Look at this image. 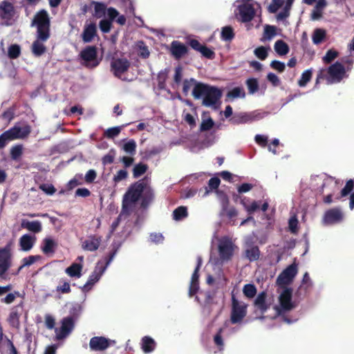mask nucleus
Instances as JSON below:
<instances>
[{"mask_svg": "<svg viewBox=\"0 0 354 354\" xmlns=\"http://www.w3.org/2000/svg\"><path fill=\"white\" fill-rule=\"evenodd\" d=\"M153 197V191L150 185V179L145 177L132 185L125 193L122 200V207L132 212L136 203L142 198V204L145 205Z\"/></svg>", "mask_w": 354, "mask_h": 354, "instance_id": "obj_1", "label": "nucleus"}, {"mask_svg": "<svg viewBox=\"0 0 354 354\" xmlns=\"http://www.w3.org/2000/svg\"><path fill=\"white\" fill-rule=\"evenodd\" d=\"M214 240L217 242V253L218 256L214 260L213 252L210 256V262L214 263V266L222 265L228 263L233 257L237 246L233 241L232 239L228 236H223L218 238L216 232L214 234L212 242L214 243Z\"/></svg>", "mask_w": 354, "mask_h": 354, "instance_id": "obj_2", "label": "nucleus"}, {"mask_svg": "<svg viewBox=\"0 0 354 354\" xmlns=\"http://www.w3.org/2000/svg\"><path fill=\"white\" fill-rule=\"evenodd\" d=\"M136 46L138 48V54L142 58H147L149 55V50L148 47L142 41H139L137 42Z\"/></svg>", "mask_w": 354, "mask_h": 354, "instance_id": "obj_49", "label": "nucleus"}, {"mask_svg": "<svg viewBox=\"0 0 354 354\" xmlns=\"http://www.w3.org/2000/svg\"><path fill=\"white\" fill-rule=\"evenodd\" d=\"M188 216L187 209L185 206H180L173 212V218L175 221H181Z\"/></svg>", "mask_w": 354, "mask_h": 354, "instance_id": "obj_38", "label": "nucleus"}, {"mask_svg": "<svg viewBox=\"0 0 354 354\" xmlns=\"http://www.w3.org/2000/svg\"><path fill=\"white\" fill-rule=\"evenodd\" d=\"M80 56L87 67L93 68L98 65V62L96 61L97 49L95 46H86L82 50Z\"/></svg>", "mask_w": 354, "mask_h": 354, "instance_id": "obj_15", "label": "nucleus"}, {"mask_svg": "<svg viewBox=\"0 0 354 354\" xmlns=\"http://www.w3.org/2000/svg\"><path fill=\"white\" fill-rule=\"evenodd\" d=\"M220 183L221 180L218 178H211L208 181V187H205L206 191L204 196H207L209 194V192L216 189L218 187Z\"/></svg>", "mask_w": 354, "mask_h": 354, "instance_id": "obj_44", "label": "nucleus"}, {"mask_svg": "<svg viewBox=\"0 0 354 354\" xmlns=\"http://www.w3.org/2000/svg\"><path fill=\"white\" fill-rule=\"evenodd\" d=\"M245 95L243 89L241 87H235L232 88L230 91H229L227 94V97L228 98H237V97H244Z\"/></svg>", "mask_w": 354, "mask_h": 354, "instance_id": "obj_51", "label": "nucleus"}, {"mask_svg": "<svg viewBox=\"0 0 354 354\" xmlns=\"http://www.w3.org/2000/svg\"><path fill=\"white\" fill-rule=\"evenodd\" d=\"M312 186L315 187L313 182L318 183H321L322 189H323L324 187L326 185H329L331 184H335L336 182L334 180V178L332 177L327 178L326 179H324L322 176H316L311 178Z\"/></svg>", "mask_w": 354, "mask_h": 354, "instance_id": "obj_37", "label": "nucleus"}, {"mask_svg": "<svg viewBox=\"0 0 354 354\" xmlns=\"http://www.w3.org/2000/svg\"><path fill=\"white\" fill-rule=\"evenodd\" d=\"M31 26L37 28V35L39 39L48 40L50 37V26L48 12L44 9L37 12L32 20Z\"/></svg>", "mask_w": 354, "mask_h": 354, "instance_id": "obj_5", "label": "nucleus"}, {"mask_svg": "<svg viewBox=\"0 0 354 354\" xmlns=\"http://www.w3.org/2000/svg\"><path fill=\"white\" fill-rule=\"evenodd\" d=\"M16 10L12 2L3 0L0 2V25L12 26L15 21Z\"/></svg>", "mask_w": 354, "mask_h": 354, "instance_id": "obj_8", "label": "nucleus"}, {"mask_svg": "<svg viewBox=\"0 0 354 354\" xmlns=\"http://www.w3.org/2000/svg\"><path fill=\"white\" fill-rule=\"evenodd\" d=\"M198 83L199 82H196L194 78L185 79L183 83V92L185 95H187L189 93L191 88H194L195 85Z\"/></svg>", "mask_w": 354, "mask_h": 354, "instance_id": "obj_50", "label": "nucleus"}, {"mask_svg": "<svg viewBox=\"0 0 354 354\" xmlns=\"http://www.w3.org/2000/svg\"><path fill=\"white\" fill-rule=\"evenodd\" d=\"M354 187V182L353 180L347 181L346 185L341 191V197H344L349 194L353 190Z\"/></svg>", "mask_w": 354, "mask_h": 354, "instance_id": "obj_63", "label": "nucleus"}, {"mask_svg": "<svg viewBox=\"0 0 354 354\" xmlns=\"http://www.w3.org/2000/svg\"><path fill=\"white\" fill-rule=\"evenodd\" d=\"M326 34V31L324 29H315L312 36L313 42L315 44H320L325 38Z\"/></svg>", "mask_w": 354, "mask_h": 354, "instance_id": "obj_39", "label": "nucleus"}, {"mask_svg": "<svg viewBox=\"0 0 354 354\" xmlns=\"http://www.w3.org/2000/svg\"><path fill=\"white\" fill-rule=\"evenodd\" d=\"M297 273V267H286V268L278 276L277 283L279 286H285L290 284Z\"/></svg>", "mask_w": 354, "mask_h": 354, "instance_id": "obj_17", "label": "nucleus"}, {"mask_svg": "<svg viewBox=\"0 0 354 354\" xmlns=\"http://www.w3.org/2000/svg\"><path fill=\"white\" fill-rule=\"evenodd\" d=\"M35 241L36 237L35 236L29 234L22 235L19 240L20 250L25 252L30 251L32 248Z\"/></svg>", "mask_w": 354, "mask_h": 354, "instance_id": "obj_25", "label": "nucleus"}, {"mask_svg": "<svg viewBox=\"0 0 354 354\" xmlns=\"http://www.w3.org/2000/svg\"><path fill=\"white\" fill-rule=\"evenodd\" d=\"M234 37L233 28L231 26H225L221 30V39L223 41H231Z\"/></svg>", "mask_w": 354, "mask_h": 354, "instance_id": "obj_42", "label": "nucleus"}, {"mask_svg": "<svg viewBox=\"0 0 354 354\" xmlns=\"http://www.w3.org/2000/svg\"><path fill=\"white\" fill-rule=\"evenodd\" d=\"M312 77V70H306L301 75L300 79L298 81V84L301 87L305 86L307 83L310 80Z\"/></svg>", "mask_w": 354, "mask_h": 354, "instance_id": "obj_47", "label": "nucleus"}, {"mask_svg": "<svg viewBox=\"0 0 354 354\" xmlns=\"http://www.w3.org/2000/svg\"><path fill=\"white\" fill-rule=\"evenodd\" d=\"M101 241L100 236H90L82 242V248L90 252L95 251L98 249Z\"/></svg>", "mask_w": 354, "mask_h": 354, "instance_id": "obj_24", "label": "nucleus"}, {"mask_svg": "<svg viewBox=\"0 0 354 354\" xmlns=\"http://www.w3.org/2000/svg\"><path fill=\"white\" fill-rule=\"evenodd\" d=\"M243 292L248 298H253L257 294V288L254 284L248 283L243 288Z\"/></svg>", "mask_w": 354, "mask_h": 354, "instance_id": "obj_43", "label": "nucleus"}, {"mask_svg": "<svg viewBox=\"0 0 354 354\" xmlns=\"http://www.w3.org/2000/svg\"><path fill=\"white\" fill-rule=\"evenodd\" d=\"M283 0H272L268 10L270 13H275L283 5Z\"/></svg>", "mask_w": 354, "mask_h": 354, "instance_id": "obj_60", "label": "nucleus"}, {"mask_svg": "<svg viewBox=\"0 0 354 354\" xmlns=\"http://www.w3.org/2000/svg\"><path fill=\"white\" fill-rule=\"evenodd\" d=\"M199 268L200 267H196L192 275L189 287V296L190 297L195 295L199 290Z\"/></svg>", "mask_w": 354, "mask_h": 354, "instance_id": "obj_27", "label": "nucleus"}, {"mask_svg": "<svg viewBox=\"0 0 354 354\" xmlns=\"http://www.w3.org/2000/svg\"><path fill=\"white\" fill-rule=\"evenodd\" d=\"M124 207H122V210L120 212V214H119L118 217L117 218V219L113 221L111 224V229H112V231H115L117 228V227L118 226L119 223L122 221H124L127 218V217L129 216V215L130 214L131 212H129V210L126 209V211H124Z\"/></svg>", "mask_w": 354, "mask_h": 354, "instance_id": "obj_41", "label": "nucleus"}, {"mask_svg": "<svg viewBox=\"0 0 354 354\" xmlns=\"http://www.w3.org/2000/svg\"><path fill=\"white\" fill-rule=\"evenodd\" d=\"M232 312L230 316L231 323L233 324L240 323L247 315V305L240 304L239 302L232 297Z\"/></svg>", "mask_w": 354, "mask_h": 354, "instance_id": "obj_11", "label": "nucleus"}, {"mask_svg": "<svg viewBox=\"0 0 354 354\" xmlns=\"http://www.w3.org/2000/svg\"><path fill=\"white\" fill-rule=\"evenodd\" d=\"M214 122L211 118L203 119L200 127L201 131H208L213 127Z\"/></svg>", "mask_w": 354, "mask_h": 354, "instance_id": "obj_62", "label": "nucleus"}, {"mask_svg": "<svg viewBox=\"0 0 354 354\" xmlns=\"http://www.w3.org/2000/svg\"><path fill=\"white\" fill-rule=\"evenodd\" d=\"M97 26L93 22L86 24L82 34V38L84 43H89L92 41L93 38L96 36Z\"/></svg>", "mask_w": 354, "mask_h": 354, "instance_id": "obj_21", "label": "nucleus"}, {"mask_svg": "<svg viewBox=\"0 0 354 354\" xmlns=\"http://www.w3.org/2000/svg\"><path fill=\"white\" fill-rule=\"evenodd\" d=\"M337 55L338 53L336 50L333 49L328 50L322 58L323 62L326 64L330 63L337 57Z\"/></svg>", "mask_w": 354, "mask_h": 354, "instance_id": "obj_59", "label": "nucleus"}, {"mask_svg": "<svg viewBox=\"0 0 354 354\" xmlns=\"http://www.w3.org/2000/svg\"><path fill=\"white\" fill-rule=\"evenodd\" d=\"M94 13L93 15L97 18H102L105 15L106 6L103 3L93 1Z\"/></svg>", "mask_w": 354, "mask_h": 354, "instance_id": "obj_40", "label": "nucleus"}, {"mask_svg": "<svg viewBox=\"0 0 354 354\" xmlns=\"http://www.w3.org/2000/svg\"><path fill=\"white\" fill-rule=\"evenodd\" d=\"M112 21L109 19H102L99 23L100 30L104 33H108L111 30Z\"/></svg>", "mask_w": 354, "mask_h": 354, "instance_id": "obj_61", "label": "nucleus"}, {"mask_svg": "<svg viewBox=\"0 0 354 354\" xmlns=\"http://www.w3.org/2000/svg\"><path fill=\"white\" fill-rule=\"evenodd\" d=\"M293 2L294 0H286V4L283 8L282 10L280 11L277 16V19L278 21L283 20L289 17L290 10L292 7Z\"/></svg>", "mask_w": 354, "mask_h": 354, "instance_id": "obj_36", "label": "nucleus"}, {"mask_svg": "<svg viewBox=\"0 0 354 354\" xmlns=\"http://www.w3.org/2000/svg\"><path fill=\"white\" fill-rule=\"evenodd\" d=\"M292 290L290 288H286L279 297V307H277L279 315L290 311L295 308L297 303L301 300L295 297V300L292 301Z\"/></svg>", "mask_w": 354, "mask_h": 354, "instance_id": "obj_7", "label": "nucleus"}, {"mask_svg": "<svg viewBox=\"0 0 354 354\" xmlns=\"http://www.w3.org/2000/svg\"><path fill=\"white\" fill-rule=\"evenodd\" d=\"M21 226L22 228L33 233H39L42 230L41 223L39 221H30L28 220H22Z\"/></svg>", "mask_w": 354, "mask_h": 354, "instance_id": "obj_29", "label": "nucleus"}, {"mask_svg": "<svg viewBox=\"0 0 354 354\" xmlns=\"http://www.w3.org/2000/svg\"><path fill=\"white\" fill-rule=\"evenodd\" d=\"M274 49L279 56H284L289 52L288 45L283 40H277L274 46Z\"/></svg>", "mask_w": 354, "mask_h": 354, "instance_id": "obj_34", "label": "nucleus"}, {"mask_svg": "<svg viewBox=\"0 0 354 354\" xmlns=\"http://www.w3.org/2000/svg\"><path fill=\"white\" fill-rule=\"evenodd\" d=\"M277 28L274 26L266 25L264 27V38L266 40H271L277 35Z\"/></svg>", "mask_w": 354, "mask_h": 354, "instance_id": "obj_52", "label": "nucleus"}, {"mask_svg": "<svg viewBox=\"0 0 354 354\" xmlns=\"http://www.w3.org/2000/svg\"><path fill=\"white\" fill-rule=\"evenodd\" d=\"M106 268L107 267L95 268L94 271L89 276L87 282L82 287V291L84 292H87L91 290L93 285L100 280Z\"/></svg>", "mask_w": 354, "mask_h": 354, "instance_id": "obj_20", "label": "nucleus"}, {"mask_svg": "<svg viewBox=\"0 0 354 354\" xmlns=\"http://www.w3.org/2000/svg\"><path fill=\"white\" fill-rule=\"evenodd\" d=\"M55 246V241L50 237H46L41 243V249L45 254L49 255L54 252Z\"/></svg>", "mask_w": 354, "mask_h": 354, "instance_id": "obj_31", "label": "nucleus"}, {"mask_svg": "<svg viewBox=\"0 0 354 354\" xmlns=\"http://www.w3.org/2000/svg\"><path fill=\"white\" fill-rule=\"evenodd\" d=\"M228 203L229 201L227 197L223 195L221 201L222 209L221 215H226L230 220L233 221V219L238 216V211L234 207H229Z\"/></svg>", "mask_w": 354, "mask_h": 354, "instance_id": "obj_22", "label": "nucleus"}, {"mask_svg": "<svg viewBox=\"0 0 354 354\" xmlns=\"http://www.w3.org/2000/svg\"><path fill=\"white\" fill-rule=\"evenodd\" d=\"M8 131L12 140L24 139L30 134L31 127L28 124H17Z\"/></svg>", "mask_w": 354, "mask_h": 354, "instance_id": "obj_18", "label": "nucleus"}, {"mask_svg": "<svg viewBox=\"0 0 354 354\" xmlns=\"http://www.w3.org/2000/svg\"><path fill=\"white\" fill-rule=\"evenodd\" d=\"M254 311L263 315L270 307V304L267 301V293L262 291L256 297L254 301Z\"/></svg>", "mask_w": 354, "mask_h": 354, "instance_id": "obj_19", "label": "nucleus"}, {"mask_svg": "<svg viewBox=\"0 0 354 354\" xmlns=\"http://www.w3.org/2000/svg\"><path fill=\"white\" fill-rule=\"evenodd\" d=\"M39 188L45 194H46L47 195H50V196L53 195L56 192V189L51 184H42L39 186Z\"/></svg>", "mask_w": 354, "mask_h": 354, "instance_id": "obj_64", "label": "nucleus"}, {"mask_svg": "<svg viewBox=\"0 0 354 354\" xmlns=\"http://www.w3.org/2000/svg\"><path fill=\"white\" fill-rule=\"evenodd\" d=\"M130 62L125 57H113L111 62V71L114 75L121 78L130 67Z\"/></svg>", "mask_w": 354, "mask_h": 354, "instance_id": "obj_12", "label": "nucleus"}, {"mask_svg": "<svg viewBox=\"0 0 354 354\" xmlns=\"http://www.w3.org/2000/svg\"><path fill=\"white\" fill-rule=\"evenodd\" d=\"M299 221L295 214L290 216L288 220V229L292 234H297L298 232Z\"/></svg>", "mask_w": 354, "mask_h": 354, "instance_id": "obj_48", "label": "nucleus"}, {"mask_svg": "<svg viewBox=\"0 0 354 354\" xmlns=\"http://www.w3.org/2000/svg\"><path fill=\"white\" fill-rule=\"evenodd\" d=\"M346 77L345 66L340 62H336L327 69L326 80L328 84L340 82Z\"/></svg>", "mask_w": 354, "mask_h": 354, "instance_id": "obj_9", "label": "nucleus"}, {"mask_svg": "<svg viewBox=\"0 0 354 354\" xmlns=\"http://www.w3.org/2000/svg\"><path fill=\"white\" fill-rule=\"evenodd\" d=\"M22 145H17L13 146L10 149V156L14 160H17L22 155Z\"/></svg>", "mask_w": 354, "mask_h": 354, "instance_id": "obj_56", "label": "nucleus"}, {"mask_svg": "<svg viewBox=\"0 0 354 354\" xmlns=\"http://www.w3.org/2000/svg\"><path fill=\"white\" fill-rule=\"evenodd\" d=\"M75 326L74 318L71 316L64 317L62 320V326L59 328H55L56 337L57 339L65 338L73 330Z\"/></svg>", "mask_w": 354, "mask_h": 354, "instance_id": "obj_14", "label": "nucleus"}, {"mask_svg": "<svg viewBox=\"0 0 354 354\" xmlns=\"http://www.w3.org/2000/svg\"><path fill=\"white\" fill-rule=\"evenodd\" d=\"M82 267H67L65 272L71 277H80L82 275Z\"/></svg>", "mask_w": 354, "mask_h": 354, "instance_id": "obj_57", "label": "nucleus"}, {"mask_svg": "<svg viewBox=\"0 0 354 354\" xmlns=\"http://www.w3.org/2000/svg\"><path fill=\"white\" fill-rule=\"evenodd\" d=\"M14 243L8 242L3 248H0V266H11L13 259Z\"/></svg>", "mask_w": 354, "mask_h": 354, "instance_id": "obj_16", "label": "nucleus"}, {"mask_svg": "<svg viewBox=\"0 0 354 354\" xmlns=\"http://www.w3.org/2000/svg\"><path fill=\"white\" fill-rule=\"evenodd\" d=\"M311 286L310 279L308 272L304 274L302 279V284L295 292V296L298 297L299 299H302L305 296L307 289Z\"/></svg>", "mask_w": 354, "mask_h": 354, "instance_id": "obj_28", "label": "nucleus"}, {"mask_svg": "<svg viewBox=\"0 0 354 354\" xmlns=\"http://www.w3.org/2000/svg\"><path fill=\"white\" fill-rule=\"evenodd\" d=\"M187 47L179 41L171 43L170 52L176 59H180L187 53Z\"/></svg>", "mask_w": 354, "mask_h": 354, "instance_id": "obj_26", "label": "nucleus"}, {"mask_svg": "<svg viewBox=\"0 0 354 354\" xmlns=\"http://www.w3.org/2000/svg\"><path fill=\"white\" fill-rule=\"evenodd\" d=\"M255 6H259L253 0H236L233 3L236 19L242 23L250 22L256 15Z\"/></svg>", "mask_w": 354, "mask_h": 354, "instance_id": "obj_4", "label": "nucleus"}, {"mask_svg": "<svg viewBox=\"0 0 354 354\" xmlns=\"http://www.w3.org/2000/svg\"><path fill=\"white\" fill-rule=\"evenodd\" d=\"M246 84L250 94H254L255 92L258 91L259 84L257 79L250 78L248 79L246 82Z\"/></svg>", "mask_w": 354, "mask_h": 354, "instance_id": "obj_58", "label": "nucleus"}, {"mask_svg": "<svg viewBox=\"0 0 354 354\" xmlns=\"http://www.w3.org/2000/svg\"><path fill=\"white\" fill-rule=\"evenodd\" d=\"M147 165L142 163L137 164L134 166L133 169V174L135 178H138L146 172L147 170Z\"/></svg>", "mask_w": 354, "mask_h": 354, "instance_id": "obj_54", "label": "nucleus"}, {"mask_svg": "<svg viewBox=\"0 0 354 354\" xmlns=\"http://www.w3.org/2000/svg\"><path fill=\"white\" fill-rule=\"evenodd\" d=\"M156 346V342L155 340L149 337L145 336L141 339V348L145 353H149L153 352Z\"/></svg>", "mask_w": 354, "mask_h": 354, "instance_id": "obj_30", "label": "nucleus"}, {"mask_svg": "<svg viewBox=\"0 0 354 354\" xmlns=\"http://www.w3.org/2000/svg\"><path fill=\"white\" fill-rule=\"evenodd\" d=\"M20 314L17 310V307L12 309L8 318V322L12 328H19L20 326L19 322Z\"/></svg>", "mask_w": 354, "mask_h": 354, "instance_id": "obj_33", "label": "nucleus"}, {"mask_svg": "<svg viewBox=\"0 0 354 354\" xmlns=\"http://www.w3.org/2000/svg\"><path fill=\"white\" fill-rule=\"evenodd\" d=\"M115 343V340L105 337L95 336L90 339L89 347L92 351H104Z\"/></svg>", "mask_w": 354, "mask_h": 354, "instance_id": "obj_13", "label": "nucleus"}, {"mask_svg": "<svg viewBox=\"0 0 354 354\" xmlns=\"http://www.w3.org/2000/svg\"><path fill=\"white\" fill-rule=\"evenodd\" d=\"M270 49L269 47L259 46L254 49V55L261 60H264L268 57V51Z\"/></svg>", "mask_w": 354, "mask_h": 354, "instance_id": "obj_53", "label": "nucleus"}, {"mask_svg": "<svg viewBox=\"0 0 354 354\" xmlns=\"http://www.w3.org/2000/svg\"><path fill=\"white\" fill-rule=\"evenodd\" d=\"M252 240L251 237H247L245 239V257L250 261H255L259 259L260 252L257 246L252 245Z\"/></svg>", "mask_w": 354, "mask_h": 354, "instance_id": "obj_23", "label": "nucleus"}, {"mask_svg": "<svg viewBox=\"0 0 354 354\" xmlns=\"http://www.w3.org/2000/svg\"><path fill=\"white\" fill-rule=\"evenodd\" d=\"M21 54V48L18 44H12L8 47V56L10 59H17Z\"/></svg>", "mask_w": 354, "mask_h": 354, "instance_id": "obj_45", "label": "nucleus"}, {"mask_svg": "<svg viewBox=\"0 0 354 354\" xmlns=\"http://www.w3.org/2000/svg\"><path fill=\"white\" fill-rule=\"evenodd\" d=\"M241 204L249 214H253L260 207V201H253L250 204H248L245 201V198L241 199Z\"/></svg>", "mask_w": 354, "mask_h": 354, "instance_id": "obj_35", "label": "nucleus"}, {"mask_svg": "<svg viewBox=\"0 0 354 354\" xmlns=\"http://www.w3.org/2000/svg\"><path fill=\"white\" fill-rule=\"evenodd\" d=\"M192 95L196 99L203 98V104L214 110L221 105V91L215 87L203 83L196 84L193 88Z\"/></svg>", "mask_w": 354, "mask_h": 354, "instance_id": "obj_3", "label": "nucleus"}, {"mask_svg": "<svg viewBox=\"0 0 354 354\" xmlns=\"http://www.w3.org/2000/svg\"><path fill=\"white\" fill-rule=\"evenodd\" d=\"M46 41L47 40H42L37 36V39L32 43V52L35 56L39 57L44 53L46 51V47L44 44V42Z\"/></svg>", "mask_w": 354, "mask_h": 354, "instance_id": "obj_32", "label": "nucleus"}, {"mask_svg": "<svg viewBox=\"0 0 354 354\" xmlns=\"http://www.w3.org/2000/svg\"><path fill=\"white\" fill-rule=\"evenodd\" d=\"M122 127L118 126L107 129L104 131V136L110 139L114 138L115 137L118 136L120 134L122 130Z\"/></svg>", "mask_w": 354, "mask_h": 354, "instance_id": "obj_55", "label": "nucleus"}, {"mask_svg": "<svg viewBox=\"0 0 354 354\" xmlns=\"http://www.w3.org/2000/svg\"><path fill=\"white\" fill-rule=\"evenodd\" d=\"M269 115V112L262 110H255L250 112L235 113L230 121L235 124L252 123L259 121Z\"/></svg>", "mask_w": 354, "mask_h": 354, "instance_id": "obj_6", "label": "nucleus"}, {"mask_svg": "<svg viewBox=\"0 0 354 354\" xmlns=\"http://www.w3.org/2000/svg\"><path fill=\"white\" fill-rule=\"evenodd\" d=\"M344 220V214L340 207H334L325 212L322 218V224L325 226L334 225Z\"/></svg>", "mask_w": 354, "mask_h": 354, "instance_id": "obj_10", "label": "nucleus"}, {"mask_svg": "<svg viewBox=\"0 0 354 354\" xmlns=\"http://www.w3.org/2000/svg\"><path fill=\"white\" fill-rule=\"evenodd\" d=\"M123 150L128 154L133 156L136 153V142L134 140L131 139L124 144L122 147Z\"/></svg>", "mask_w": 354, "mask_h": 354, "instance_id": "obj_46", "label": "nucleus"}]
</instances>
